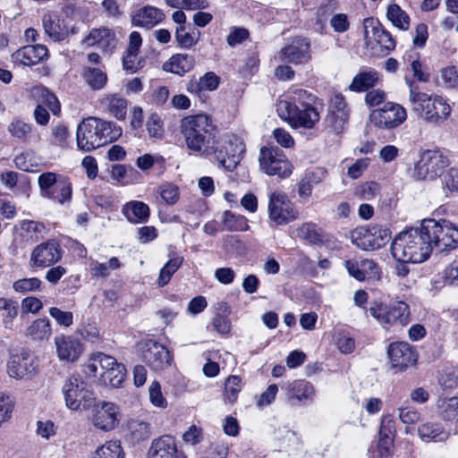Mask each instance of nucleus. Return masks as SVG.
Wrapping results in <instances>:
<instances>
[{"label":"nucleus","mask_w":458,"mask_h":458,"mask_svg":"<svg viewBox=\"0 0 458 458\" xmlns=\"http://www.w3.org/2000/svg\"><path fill=\"white\" fill-rule=\"evenodd\" d=\"M195 64L192 55L187 54L174 55L168 62L164 64V70L178 75H183L190 72Z\"/></svg>","instance_id":"7c9ffc66"},{"label":"nucleus","mask_w":458,"mask_h":458,"mask_svg":"<svg viewBox=\"0 0 458 458\" xmlns=\"http://www.w3.org/2000/svg\"><path fill=\"white\" fill-rule=\"evenodd\" d=\"M41 284L38 277L23 278L15 281L13 288L17 293L34 292L40 289Z\"/></svg>","instance_id":"4d7b16f0"},{"label":"nucleus","mask_w":458,"mask_h":458,"mask_svg":"<svg viewBox=\"0 0 458 458\" xmlns=\"http://www.w3.org/2000/svg\"><path fill=\"white\" fill-rule=\"evenodd\" d=\"M92 458H123V451L119 441H107L95 451Z\"/></svg>","instance_id":"c03bdc74"},{"label":"nucleus","mask_w":458,"mask_h":458,"mask_svg":"<svg viewBox=\"0 0 458 458\" xmlns=\"http://www.w3.org/2000/svg\"><path fill=\"white\" fill-rule=\"evenodd\" d=\"M121 263L116 257H113L107 263H100L97 260H91L89 263L90 275L93 277H107L112 270L120 268Z\"/></svg>","instance_id":"58836bf2"},{"label":"nucleus","mask_w":458,"mask_h":458,"mask_svg":"<svg viewBox=\"0 0 458 458\" xmlns=\"http://www.w3.org/2000/svg\"><path fill=\"white\" fill-rule=\"evenodd\" d=\"M183 263V258L182 256L175 255L172 257L161 268L157 284L160 287L166 285L174 274L181 267Z\"/></svg>","instance_id":"4c0bfd02"},{"label":"nucleus","mask_w":458,"mask_h":458,"mask_svg":"<svg viewBox=\"0 0 458 458\" xmlns=\"http://www.w3.org/2000/svg\"><path fill=\"white\" fill-rule=\"evenodd\" d=\"M21 228L26 232L31 239L38 240L39 234L45 230V225L37 221L24 220L21 223Z\"/></svg>","instance_id":"338daca9"},{"label":"nucleus","mask_w":458,"mask_h":458,"mask_svg":"<svg viewBox=\"0 0 458 458\" xmlns=\"http://www.w3.org/2000/svg\"><path fill=\"white\" fill-rule=\"evenodd\" d=\"M72 193V183L67 179L60 177V182L54 189V191H52V196H49L48 199L64 204L66 201H70Z\"/></svg>","instance_id":"09e8293b"},{"label":"nucleus","mask_w":458,"mask_h":458,"mask_svg":"<svg viewBox=\"0 0 458 458\" xmlns=\"http://www.w3.org/2000/svg\"><path fill=\"white\" fill-rule=\"evenodd\" d=\"M13 161L16 167L22 171L35 172L38 170V158L32 151H25L17 155Z\"/></svg>","instance_id":"de8ad7c7"},{"label":"nucleus","mask_w":458,"mask_h":458,"mask_svg":"<svg viewBox=\"0 0 458 458\" xmlns=\"http://www.w3.org/2000/svg\"><path fill=\"white\" fill-rule=\"evenodd\" d=\"M386 16L394 26L404 30L409 29L410 18L396 4L388 6Z\"/></svg>","instance_id":"37998d69"},{"label":"nucleus","mask_w":458,"mask_h":458,"mask_svg":"<svg viewBox=\"0 0 458 458\" xmlns=\"http://www.w3.org/2000/svg\"><path fill=\"white\" fill-rule=\"evenodd\" d=\"M391 365L403 370L416 363L418 354L409 344L404 342L392 343L387 350Z\"/></svg>","instance_id":"aec40b11"},{"label":"nucleus","mask_w":458,"mask_h":458,"mask_svg":"<svg viewBox=\"0 0 458 458\" xmlns=\"http://www.w3.org/2000/svg\"><path fill=\"white\" fill-rule=\"evenodd\" d=\"M282 62L293 64H304L311 59L310 42L306 38H295L291 44L285 46L278 52Z\"/></svg>","instance_id":"a211bd4d"},{"label":"nucleus","mask_w":458,"mask_h":458,"mask_svg":"<svg viewBox=\"0 0 458 458\" xmlns=\"http://www.w3.org/2000/svg\"><path fill=\"white\" fill-rule=\"evenodd\" d=\"M242 379L238 376L232 375L225 382L224 394L226 402L233 404L238 399V394L242 390Z\"/></svg>","instance_id":"a18cd8bd"},{"label":"nucleus","mask_w":458,"mask_h":458,"mask_svg":"<svg viewBox=\"0 0 458 458\" xmlns=\"http://www.w3.org/2000/svg\"><path fill=\"white\" fill-rule=\"evenodd\" d=\"M438 407L446 420H458V397L441 398Z\"/></svg>","instance_id":"8fccbe9b"},{"label":"nucleus","mask_w":458,"mask_h":458,"mask_svg":"<svg viewBox=\"0 0 458 458\" xmlns=\"http://www.w3.org/2000/svg\"><path fill=\"white\" fill-rule=\"evenodd\" d=\"M180 130L190 150L202 157H211L218 151L215 126L207 114L185 116L181 120Z\"/></svg>","instance_id":"f257e3e1"},{"label":"nucleus","mask_w":458,"mask_h":458,"mask_svg":"<svg viewBox=\"0 0 458 458\" xmlns=\"http://www.w3.org/2000/svg\"><path fill=\"white\" fill-rule=\"evenodd\" d=\"M369 312L386 329L393 327H403L410 322V309L403 301H395L389 305L374 303Z\"/></svg>","instance_id":"0eeeda50"},{"label":"nucleus","mask_w":458,"mask_h":458,"mask_svg":"<svg viewBox=\"0 0 458 458\" xmlns=\"http://www.w3.org/2000/svg\"><path fill=\"white\" fill-rule=\"evenodd\" d=\"M259 161L260 169L267 175L285 178L293 172L292 164L277 148H261Z\"/></svg>","instance_id":"ddd939ff"},{"label":"nucleus","mask_w":458,"mask_h":458,"mask_svg":"<svg viewBox=\"0 0 458 458\" xmlns=\"http://www.w3.org/2000/svg\"><path fill=\"white\" fill-rule=\"evenodd\" d=\"M60 178L56 174L52 172H46L41 174L38 178V183L40 188L41 195L45 198L52 196V191L57 186Z\"/></svg>","instance_id":"49530a36"},{"label":"nucleus","mask_w":458,"mask_h":458,"mask_svg":"<svg viewBox=\"0 0 458 458\" xmlns=\"http://www.w3.org/2000/svg\"><path fill=\"white\" fill-rule=\"evenodd\" d=\"M377 81V73L374 71L359 72L352 79L349 89L354 92L366 91L374 87Z\"/></svg>","instance_id":"72a5a7b5"},{"label":"nucleus","mask_w":458,"mask_h":458,"mask_svg":"<svg viewBox=\"0 0 458 458\" xmlns=\"http://www.w3.org/2000/svg\"><path fill=\"white\" fill-rule=\"evenodd\" d=\"M276 111L293 129H312L320 118L318 111L312 104L299 106L292 102H278Z\"/></svg>","instance_id":"39448f33"},{"label":"nucleus","mask_w":458,"mask_h":458,"mask_svg":"<svg viewBox=\"0 0 458 458\" xmlns=\"http://www.w3.org/2000/svg\"><path fill=\"white\" fill-rule=\"evenodd\" d=\"M14 406L13 399L10 395L0 392V428L11 420Z\"/></svg>","instance_id":"3c124183"},{"label":"nucleus","mask_w":458,"mask_h":458,"mask_svg":"<svg viewBox=\"0 0 458 458\" xmlns=\"http://www.w3.org/2000/svg\"><path fill=\"white\" fill-rule=\"evenodd\" d=\"M348 119L349 113L329 112L326 118V121L328 126H330L335 132L339 133L344 130Z\"/></svg>","instance_id":"6e6d98bb"},{"label":"nucleus","mask_w":458,"mask_h":458,"mask_svg":"<svg viewBox=\"0 0 458 458\" xmlns=\"http://www.w3.org/2000/svg\"><path fill=\"white\" fill-rule=\"evenodd\" d=\"M63 394L67 408L72 411H89L95 405V396L87 388V384L80 375L69 377L64 386Z\"/></svg>","instance_id":"423d86ee"},{"label":"nucleus","mask_w":458,"mask_h":458,"mask_svg":"<svg viewBox=\"0 0 458 458\" xmlns=\"http://www.w3.org/2000/svg\"><path fill=\"white\" fill-rule=\"evenodd\" d=\"M31 95L38 98V104L46 105L51 112L56 115L60 112V104L57 98L47 89L42 86H36L31 89Z\"/></svg>","instance_id":"c9c22d12"},{"label":"nucleus","mask_w":458,"mask_h":458,"mask_svg":"<svg viewBox=\"0 0 458 458\" xmlns=\"http://www.w3.org/2000/svg\"><path fill=\"white\" fill-rule=\"evenodd\" d=\"M442 85L447 89L458 86V72L454 66H448L441 70Z\"/></svg>","instance_id":"e2e57ef3"},{"label":"nucleus","mask_w":458,"mask_h":458,"mask_svg":"<svg viewBox=\"0 0 458 458\" xmlns=\"http://www.w3.org/2000/svg\"><path fill=\"white\" fill-rule=\"evenodd\" d=\"M409 87V102L412 111L425 123L439 126L450 116L452 107L447 100L438 95H428L420 91L419 86L406 79Z\"/></svg>","instance_id":"f03ea898"},{"label":"nucleus","mask_w":458,"mask_h":458,"mask_svg":"<svg viewBox=\"0 0 458 458\" xmlns=\"http://www.w3.org/2000/svg\"><path fill=\"white\" fill-rule=\"evenodd\" d=\"M419 437L425 442L438 439L444 441L448 437L443 427L438 423L426 422L418 428Z\"/></svg>","instance_id":"f704fd0d"},{"label":"nucleus","mask_w":458,"mask_h":458,"mask_svg":"<svg viewBox=\"0 0 458 458\" xmlns=\"http://www.w3.org/2000/svg\"><path fill=\"white\" fill-rule=\"evenodd\" d=\"M25 335L34 342L47 341L52 335L50 320L47 318L34 319L26 328Z\"/></svg>","instance_id":"c756f323"},{"label":"nucleus","mask_w":458,"mask_h":458,"mask_svg":"<svg viewBox=\"0 0 458 458\" xmlns=\"http://www.w3.org/2000/svg\"><path fill=\"white\" fill-rule=\"evenodd\" d=\"M100 106L118 120H124L127 114L128 100L118 94L105 95L99 100Z\"/></svg>","instance_id":"cd10ccee"},{"label":"nucleus","mask_w":458,"mask_h":458,"mask_svg":"<svg viewBox=\"0 0 458 458\" xmlns=\"http://www.w3.org/2000/svg\"><path fill=\"white\" fill-rule=\"evenodd\" d=\"M352 242L364 250H373L384 247L391 239L388 229L380 225L360 226L351 232Z\"/></svg>","instance_id":"9b49d317"},{"label":"nucleus","mask_w":458,"mask_h":458,"mask_svg":"<svg viewBox=\"0 0 458 458\" xmlns=\"http://www.w3.org/2000/svg\"><path fill=\"white\" fill-rule=\"evenodd\" d=\"M57 356L62 360L75 361L82 352L81 344L72 336L58 335L55 338Z\"/></svg>","instance_id":"393cba45"},{"label":"nucleus","mask_w":458,"mask_h":458,"mask_svg":"<svg viewBox=\"0 0 458 458\" xmlns=\"http://www.w3.org/2000/svg\"><path fill=\"white\" fill-rule=\"evenodd\" d=\"M124 216L131 223L146 222L149 217V208L141 201L133 200L126 203L122 209Z\"/></svg>","instance_id":"2f4dec72"},{"label":"nucleus","mask_w":458,"mask_h":458,"mask_svg":"<svg viewBox=\"0 0 458 458\" xmlns=\"http://www.w3.org/2000/svg\"><path fill=\"white\" fill-rule=\"evenodd\" d=\"M148 392L149 400L153 405L159 408H165L167 406V402L162 394L161 386L158 382H152L149 386Z\"/></svg>","instance_id":"0e129e2a"},{"label":"nucleus","mask_w":458,"mask_h":458,"mask_svg":"<svg viewBox=\"0 0 458 458\" xmlns=\"http://www.w3.org/2000/svg\"><path fill=\"white\" fill-rule=\"evenodd\" d=\"M218 151L212 156L216 157L221 166L228 171L233 170L240 163L244 152L245 145L242 139L234 134L224 135L217 139Z\"/></svg>","instance_id":"9d476101"},{"label":"nucleus","mask_w":458,"mask_h":458,"mask_svg":"<svg viewBox=\"0 0 458 458\" xmlns=\"http://www.w3.org/2000/svg\"><path fill=\"white\" fill-rule=\"evenodd\" d=\"M449 165V160L438 149L424 150L415 164L413 175L417 180L433 181L439 177Z\"/></svg>","instance_id":"6e6552de"},{"label":"nucleus","mask_w":458,"mask_h":458,"mask_svg":"<svg viewBox=\"0 0 458 458\" xmlns=\"http://www.w3.org/2000/svg\"><path fill=\"white\" fill-rule=\"evenodd\" d=\"M379 193V185L375 182H367L359 186L356 194L362 199L370 200Z\"/></svg>","instance_id":"680f3d73"},{"label":"nucleus","mask_w":458,"mask_h":458,"mask_svg":"<svg viewBox=\"0 0 458 458\" xmlns=\"http://www.w3.org/2000/svg\"><path fill=\"white\" fill-rule=\"evenodd\" d=\"M294 204L282 191H275L269 195L268 218L276 225H284L298 217Z\"/></svg>","instance_id":"f8f14e48"},{"label":"nucleus","mask_w":458,"mask_h":458,"mask_svg":"<svg viewBox=\"0 0 458 458\" xmlns=\"http://www.w3.org/2000/svg\"><path fill=\"white\" fill-rule=\"evenodd\" d=\"M393 257L402 263H420L430 255L429 245L422 233L421 225L419 228L400 233L391 245Z\"/></svg>","instance_id":"7ed1b4c3"},{"label":"nucleus","mask_w":458,"mask_h":458,"mask_svg":"<svg viewBox=\"0 0 458 458\" xmlns=\"http://www.w3.org/2000/svg\"><path fill=\"white\" fill-rule=\"evenodd\" d=\"M42 24L46 35L55 42L66 39L69 36V29L65 21L54 13L43 15Z\"/></svg>","instance_id":"a878e982"},{"label":"nucleus","mask_w":458,"mask_h":458,"mask_svg":"<svg viewBox=\"0 0 458 458\" xmlns=\"http://www.w3.org/2000/svg\"><path fill=\"white\" fill-rule=\"evenodd\" d=\"M289 392L292 398H295L299 401H304L313 397L314 387L307 381L296 380L290 384Z\"/></svg>","instance_id":"a19ab883"},{"label":"nucleus","mask_w":458,"mask_h":458,"mask_svg":"<svg viewBox=\"0 0 458 458\" xmlns=\"http://www.w3.org/2000/svg\"><path fill=\"white\" fill-rule=\"evenodd\" d=\"M223 225L227 231L238 232L249 230L246 217L241 215H235L231 211L224 212Z\"/></svg>","instance_id":"79ce46f5"},{"label":"nucleus","mask_w":458,"mask_h":458,"mask_svg":"<svg viewBox=\"0 0 458 458\" xmlns=\"http://www.w3.org/2000/svg\"><path fill=\"white\" fill-rule=\"evenodd\" d=\"M7 373L18 380L30 379L36 373L34 357L27 352L12 356L7 363Z\"/></svg>","instance_id":"412c9836"},{"label":"nucleus","mask_w":458,"mask_h":458,"mask_svg":"<svg viewBox=\"0 0 458 458\" xmlns=\"http://www.w3.org/2000/svg\"><path fill=\"white\" fill-rule=\"evenodd\" d=\"M144 359L154 370H161L169 366L173 357L162 344L154 343L144 352Z\"/></svg>","instance_id":"bb28decb"},{"label":"nucleus","mask_w":458,"mask_h":458,"mask_svg":"<svg viewBox=\"0 0 458 458\" xmlns=\"http://www.w3.org/2000/svg\"><path fill=\"white\" fill-rule=\"evenodd\" d=\"M97 118L89 117L77 127V146L85 152L100 148Z\"/></svg>","instance_id":"6ab92c4d"},{"label":"nucleus","mask_w":458,"mask_h":458,"mask_svg":"<svg viewBox=\"0 0 458 458\" xmlns=\"http://www.w3.org/2000/svg\"><path fill=\"white\" fill-rule=\"evenodd\" d=\"M48 50L44 45H28L12 55L14 63L32 66L47 57Z\"/></svg>","instance_id":"b1692460"},{"label":"nucleus","mask_w":458,"mask_h":458,"mask_svg":"<svg viewBox=\"0 0 458 458\" xmlns=\"http://www.w3.org/2000/svg\"><path fill=\"white\" fill-rule=\"evenodd\" d=\"M158 192L161 199L167 205H174L179 199V188L173 183L166 182L160 185Z\"/></svg>","instance_id":"5fc2aeb1"},{"label":"nucleus","mask_w":458,"mask_h":458,"mask_svg":"<svg viewBox=\"0 0 458 458\" xmlns=\"http://www.w3.org/2000/svg\"><path fill=\"white\" fill-rule=\"evenodd\" d=\"M364 39L366 45L377 43L384 54H388L395 47V41L377 21L373 18L364 20Z\"/></svg>","instance_id":"f3484780"},{"label":"nucleus","mask_w":458,"mask_h":458,"mask_svg":"<svg viewBox=\"0 0 458 458\" xmlns=\"http://www.w3.org/2000/svg\"><path fill=\"white\" fill-rule=\"evenodd\" d=\"M49 315L55 320V322L64 327H69L73 323V314L71 311H64L57 307H51L49 309Z\"/></svg>","instance_id":"bf43d9fd"},{"label":"nucleus","mask_w":458,"mask_h":458,"mask_svg":"<svg viewBox=\"0 0 458 458\" xmlns=\"http://www.w3.org/2000/svg\"><path fill=\"white\" fill-rule=\"evenodd\" d=\"M175 38L178 44L184 48H191L198 42V38L193 34L185 31V27H177L175 30Z\"/></svg>","instance_id":"69168bd1"},{"label":"nucleus","mask_w":458,"mask_h":458,"mask_svg":"<svg viewBox=\"0 0 458 458\" xmlns=\"http://www.w3.org/2000/svg\"><path fill=\"white\" fill-rule=\"evenodd\" d=\"M63 250L55 240L38 244L30 256V266L37 268L50 267L61 260Z\"/></svg>","instance_id":"2eb2a0df"},{"label":"nucleus","mask_w":458,"mask_h":458,"mask_svg":"<svg viewBox=\"0 0 458 458\" xmlns=\"http://www.w3.org/2000/svg\"><path fill=\"white\" fill-rule=\"evenodd\" d=\"M297 233L300 238L307 240L310 242L315 243L320 241V235L317 230V226L312 223L302 224Z\"/></svg>","instance_id":"052dcab7"},{"label":"nucleus","mask_w":458,"mask_h":458,"mask_svg":"<svg viewBox=\"0 0 458 458\" xmlns=\"http://www.w3.org/2000/svg\"><path fill=\"white\" fill-rule=\"evenodd\" d=\"M82 76L89 87L94 90L103 89L107 82V75L100 68L85 67Z\"/></svg>","instance_id":"e433bc0d"},{"label":"nucleus","mask_w":458,"mask_h":458,"mask_svg":"<svg viewBox=\"0 0 458 458\" xmlns=\"http://www.w3.org/2000/svg\"><path fill=\"white\" fill-rule=\"evenodd\" d=\"M8 131L12 136L26 141L31 133V125L21 120H13L8 126Z\"/></svg>","instance_id":"864d4df0"},{"label":"nucleus","mask_w":458,"mask_h":458,"mask_svg":"<svg viewBox=\"0 0 458 458\" xmlns=\"http://www.w3.org/2000/svg\"><path fill=\"white\" fill-rule=\"evenodd\" d=\"M149 458H185L176 446L175 438L169 435L154 439L148 450Z\"/></svg>","instance_id":"4be33fe9"},{"label":"nucleus","mask_w":458,"mask_h":458,"mask_svg":"<svg viewBox=\"0 0 458 458\" xmlns=\"http://www.w3.org/2000/svg\"><path fill=\"white\" fill-rule=\"evenodd\" d=\"M372 124L380 129H394L407 119L406 109L400 104L386 102L383 107L373 110L369 115Z\"/></svg>","instance_id":"4468645a"},{"label":"nucleus","mask_w":458,"mask_h":458,"mask_svg":"<svg viewBox=\"0 0 458 458\" xmlns=\"http://www.w3.org/2000/svg\"><path fill=\"white\" fill-rule=\"evenodd\" d=\"M100 147L116 140L122 135V129L113 122L97 118Z\"/></svg>","instance_id":"473e14b6"},{"label":"nucleus","mask_w":458,"mask_h":458,"mask_svg":"<svg viewBox=\"0 0 458 458\" xmlns=\"http://www.w3.org/2000/svg\"><path fill=\"white\" fill-rule=\"evenodd\" d=\"M82 44L86 47H96L104 52H108L115 47L116 38L112 30L101 27L92 29L82 40Z\"/></svg>","instance_id":"5701e85b"},{"label":"nucleus","mask_w":458,"mask_h":458,"mask_svg":"<svg viewBox=\"0 0 458 458\" xmlns=\"http://www.w3.org/2000/svg\"><path fill=\"white\" fill-rule=\"evenodd\" d=\"M443 189L448 193L458 192V168L452 167L442 178Z\"/></svg>","instance_id":"13d9d810"},{"label":"nucleus","mask_w":458,"mask_h":458,"mask_svg":"<svg viewBox=\"0 0 458 458\" xmlns=\"http://www.w3.org/2000/svg\"><path fill=\"white\" fill-rule=\"evenodd\" d=\"M164 19L165 14L162 10L153 6H145L132 17V23L136 26L152 28Z\"/></svg>","instance_id":"c85d7f7f"},{"label":"nucleus","mask_w":458,"mask_h":458,"mask_svg":"<svg viewBox=\"0 0 458 458\" xmlns=\"http://www.w3.org/2000/svg\"><path fill=\"white\" fill-rule=\"evenodd\" d=\"M420 225L430 253L434 249L438 252H449L458 248V226L454 224L429 218L422 220Z\"/></svg>","instance_id":"20e7f679"},{"label":"nucleus","mask_w":458,"mask_h":458,"mask_svg":"<svg viewBox=\"0 0 458 458\" xmlns=\"http://www.w3.org/2000/svg\"><path fill=\"white\" fill-rule=\"evenodd\" d=\"M314 98L315 97L306 89H295L289 92L288 98L282 99L279 102H292L296 106H303L305 105H311L314 101Z\"/></svg>","instance_id":"603ef678"},{"label":"nucleus","mask_w":458,"mask_h":458,"mask_svg":"<svg viewBox=\"0 0 458 458\" xmlns=\"http://www.w3.org/2000/svg\"><path fill=\"white\" fill-rule=\"evenodd\" d=\"M89 369L94 373V376L97 377L98 373L99 377L105 384L114 387L121 386L126 372L123 364L104 353L97 354L89 365Z\"/></svg>","instance_id":"1a4fd4ad"},{"label":"nucleus","mask_w":458,"mask_h":458,"mask_svg":"<svg viewBox=\"0 0 458 458\" xmlns=\"http://www.w3.org/2000/svg\"><path fill=\"white\" fill-rule=\"evenodd\" d=\"M91 411V422L102 431H110L114 429L119 422V409L110 402L98 403L95 398V405L89 409Z\"/></svg>","instance_id":"dca6fc26"},{"label":"nucleus","mask_w":458,"mask_h":458,"mask_svg":"<svg viewBox=\"0 0 458 458\" xmlns=\"http://www.w3.org/2000/svg\"><path fill=\"white\" fill-rule=\"evenodd\" d=\"M443 280L445 284L458 286V262H453L444 269Z\"/></svg>","instance_id":"774afa93"},{"label":"nucleus","mask_w":458,"mask_h":458,"mask_svg":"<svg viewBox=\"0 0 458 458\" xmlns=\"http://www.w3.org/2000/svg\"><path fill=\"white\" fill-rule=\"evenodd\" d=\"M127 430L131 438L136 442L148 439L151 434L149 424L136 419L128 420Z\"/></svg>","instance_id":"ea45409f"}]
</instances>
